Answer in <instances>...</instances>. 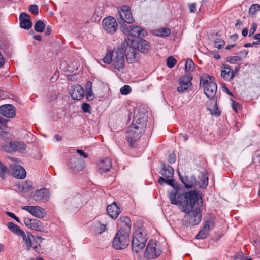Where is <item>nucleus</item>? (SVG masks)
<instances>
[{
    "mask_svg": "<svg viewBox=\"0 0 260 260\" xmlns=\"http://www.w3.org/2000/svg\"><path fill=\"white\" fill-rule=\"evenodd\" d=\"M104 30L109 34L114 33L117 28V23L115 19L111 16L105 18L102 22Z\"/></svg>",
    "mask_w": 260,
    "mask_h": 260,
    "instance_id": "12",
    "label": "nucleus"
},
{
    "mask_svg": "<svg viewBox=\"0 0 260 260\" xmlns=\"http://www.w3.org/2000/svg\"><path fill=\"white\" fill-rule=\"evenodd\" d=\"M29 11L34 15H36L39 13V7L37 5H31L29 7Z\"/></svg>",
    "mask_w": 260,
    "mask_h": 260,
    "instance_id": "44",
    "label": "nucleus"
},
{
    "mask_svg": "<svg viewBox=\"0 0 260 260\" xmlns=\"http://www.w3.org/2000/svg\"><path fill=\"white\" fill-rule=\"evenodd\" d=\"M7 214L10 217L13 218L14 220H15L17 222H20V221L18 217H17L14 213L10 212H7Z\"/></svg>",
    "mask_w": 260,
    "mask_h": 260,
    "instance_id": "53",
    "label": "nucleus"
},
{
    "mask_svg": "<svg viewBox=\"0 0 260 260\" xmlns=\"http://www.w3.org/2000/svg\"><path fill=\"white\" fill-rule=\"evenodd\" d=\"M154 34L160 37H167L171 34L169 28H160L154 30Z\"/></svg>",
    "mask_w": 260,
    "mask_h": 260,
    "instance_id": "33",
    "label": "nucleus"
},
{
    "mask_svg": "<svg viewBox=\"0 0 260 260\" xmlns=\"http://www.w3.org/2000/svg\"><path fill=\"white\" fill-rule=\"evenodd\" d=\"M45 27V24L41 20H39L36 22L34 25V29L38 32H42Z\"/></svg>",
    "mask_w": 260,
    "mask_h": 260,
    "instance_id": "34",
    "label": "nucleus"
},
{
    "mask_svg": "<svg viewBox=\"0 0 260 260\" xmlns=\"http://www.w3.org/2000/svg\"><path fill=\"white\" fill-rule=\"evenodd\" d=\"M10 120L5 118H4L0 116V129H4L7 125V124Z\"/></svg>",
    "mask_w": 260,
    "mask_h": 260,
    "instance_id": "46",
    "label": "nucleus"
},
{
    "mask_svg": "<svg viewBox=\"0 0 260 260\" xmlns=\"http://www.w3.org/2000/svg\"><path fill=\"white\" fill-rule=\"evenodd\" d=\"M123 32L126 35L134 37H145L147 35L146 31L137 25H131L125 28L123 27Z\"/></svg>",
    "mask_w": 260,
    "mask_h": 260,
    "instance_id": "11",
    "label": "nucleus"
},
{
    "mask_svg": "<svg viewBox=\"0 0 260 260\" xmlns=\"http://www.w3.org/2000/svg\"><path fill=\"white\" fill-rule=\"evenodd\" d=\"M33 38L34 39L38 41H41L42 40V36L40 35H35Z\"/></svg>",
    "mask_w": 260,
    "mask_h": 260,
    "instance_id": "61",
    "label": "nucleus"
},
{
    "mask_svg": "<svg viewBox=\"0 0 260 260\" xmlns=\"http://www.w3.org/2000/svg\"><path fill=\"white\" fill-rule=\"evenodd\" d=\"M166 61L167 66L170 68L174 67L177 62L176 60L173 56L169 57Z\"/></svg>",
    "mask_w": 260,
    "mask_h": 260,
    "instance_id": "42",
    "label": "nucleus"
},
{
    "mask_svg": "<svg viewBox=\"0 0 260 260\" xmlns=\"http://www.w3.org/2000/svg\"><path fill=\"white\" fill-rule=\"evenodd\" d=\"M69 165L73 172H80L84 168V161L78 157L73 156L70 158Z\"/></svg>",
    "mask_w": 260,
    "mask_h": 260,
    "instance_id": "17",
    "label": "nucleus"
},
{
    "mask_svg": "<svg viewBox=\"0 0 260 260\" xmlns=\"http://www.w3.org/2000/svg\"><path fill=\"white\" fill-rule=\"evenodd\" d=\"M208 178L207 175L205 174H202L199 182L200 187L204 188L208 185Z\"/></svg>",
    "mask_w": 260,
    "mask_h": 260,
    "instance_id": "35",
    "label": "nucleus"
},
{
    "mask_svg": "<svg viewBox=\"0 0 260 260\" xmlns=\"http://www.w3.org/2000/svg\"><path fill=\"white\" fill-rule=\"evenodd\" d=\"M82 109L85 113H90L91 112V107L89 104L83 103L82 105Z\"/></svg>",
    "mask_w": 260,
    "mask_h": 260,
    "instance_id": "48",
    "label": "nucleus"
},
{
    "mask_svg": "<svg viewBox=\"0 0 260 260\" xmlns=\"http://www.w3.org/2000/svg\"><path fill=\"white\" fill-rule=\"evenodd\" d=\"M169 198L171 203L178 206L182 212L186 213L184 221L186 225L198 224L202 219V213L200 208H196L192 210L195 204L202 198L196 190L179 193L178 190L170 191Z\"/></svg>",
    "mask_w": 260,
    "mask_h": 260,
    "instance_id": "1",
    "label": "nucleus"
},
{
    "mask_svg": "<svg viewBox=\"0 0 260 260\" xmlns=\"http://www.w3.org/2000/svg\"><path fill=\"white\" fill-rule=\"evenodd\" d=\"M101 61L105 64H111V67L114 72L123 73L125 67L124 50L122 47H117L112 50L107 49L104 57Z\"/></svg>",
    "mask_w": 260,
    "mask_h": 260,
    "instance_id": "3",
    "label": "nucleus"
},
{
    "mask_svg": "<svg viewBox=\"0 0 260 260\" xmlns=\"http://www.w3.org/2000/svg\"><path fill=\"white\" fill-rule=\"evenodd\" d=\"M240 107V104L238 103L233 102L232 104V108L236 112H238V108Z\"/></svg>",
    "mask_w": 260,
    "mask_h": 260,
    "instance_id": "57",
    "label": "nucleus"
},
{
    "mask_svg": "<svg viewBox=\"0 0 260 260\" xmlns=\"http://www.w3.org/2000/svg\"><path fill=\"white\" fill-rule=\"evenodd\" d=\"M85 90L86 91L91 90L92 89V83L90 81H87L86 83Z\"/></svg>",
    "mask_w": 260,
    "mask_h": 260,
    "instance_id": "54",
    "label": "nucleus"
},
{
    "mask_svg": "<svg viewBox=\"0 0 260 260\" xmlns=\"http://www.w3.org/2000/svg\"><path fill=\"white\" fill-rule=\"evenodd\" d=\"M118 12L119 14L117 19L122 27H124L123 24H124V22L131 24L134 22V18L129 7L123 6L120 8Z\"/></svg>",
    "mask_w": 260,
    "mask_h": 260,
    "instance_id": "7",
    "label": "nucleus"
},
{
    "mask_svg": "<svg viewBox=\"0 0 260 260\" xmlns=\"http://www.w3.org/2000/svg\"><path fill=\"white\" fill-rule=\"evenodd\" d=\"M107 212L108 215L112 218L115 219L120 213L121 211L117 206V204L114 202L107 207Z\"/></svg>",
    "mask_w": 260,
    "mask_h": 260,
    "instance_id": "26",
    "label": "nucleus"
},
{
    "mask_svg": "<svg viewBox=\"0 0 260 260\" xmlns=\"http://www.w3.org/2000/svg\"><path fill=\"white\" fill-rule=\"evenodd\" d=\"M174 170L172 167L170 166H166L165 164H162V168L160 173L164 177L166 178H172L174 175Z\"/></svg>",
    "mask_w": 260,
    "mask_h": 260,
    "instance_id": "28",
    "label": "nucleus"
},
{
    "mask_svg": "<svg viewBox=\"0 0 260 260\" xmlns=\"http://www.w3.org/2000/svg\"><path fill=\"white\" fill-rule=\"evenodd\" d=\"M179 138L181 140L185 142L188 139V136L186 134L180 133L179 135Z\"/></svg>",
    "mask_w": 260,
    "mask_h": 260,
    "instance_id": "51",
    "label": "nucleus"
},
{
    "mask_svg": "<svg viewBox=\"0 0 260 260\" xmlns=\"http://www.w3.org/2000/svg\"><path fill=\"white\" fill-rule=\"evenodd\" d=\"M20 26L21 28L28 30L32 25L29 15L26 13H22L19 16Z\"/></svg>",
    "mask_w": 260,
    "mask_h": 260,
    "instance_id": "22",
    "label": "nucleus"
},
{
    "mask_svg": "<svg viewBox=\"0 0 260 260\" xmlns=\"http://www.w3.org/2000/svg\"><path fill=\"white\" fill-rule=\"evenodd\" d=\"M213 106H214V109L211 110L210 108H208V110L210 111V112L212 114L219 115L220 113L217 109V100L216 99L214 102Z\"/></svg>",
    "mask_w": 260,
    "mask_h": 260,
    "instance_id": "47",
    "label": "nucleus"
},
{
    "mask_svg": "<svg viewBox=\"0 0 260 260\" xmlns=\"http://www.w3.org/2000/svg\"><path fill=\"white\" fill-rule=\"evenodd\" d=\"M24 223L27 228L33 230L41 231L43 229L42 223L37 219L26 217L24 219Z\"/></svg>",
    "mask_w": 260,
    "mask_h": 260,
    "instance_id": "18",
    "label": "nucleus"
},
{
    "mask_svg": "<svg viewBox=\"0 0 260 260\" xmlns=\"http://www.w3.org/2000/svg\"><path fill=\"white\" fill-rule=\"evenodd\" d=\"M200 86L203 88L204 93L210 100H213L217 90V85L215 78L211 76L200 78Z\"/></svg>",
    "mask_w": 260,
    "mask_h": 260,
    "instance_id": "4",
    "label": "nucleus"
},
{
    "mask_svg": "<svg viewBox=\"0 0 260 260\" xmlns=\"http://www.w3.org/2000/svg\"><path fill=\"white\" fill-rule=\"evenodd\" d=\"M257 24L255 23H252L251 25V28L249 30V36L250 37L252 36L255 32L257 29Z\"/></svg>",
    "mask_w": 260,
    "mask_h": 260,
    "instance_id": "49",
    "label": "nucleus"
},
{
    "mask_svg": "<svg viewBox=\"0 0 260 260\" xmlns=\"http://www.w3.org/2000/svg\"><path fill=\"white\" fill-rule=\"evenodd\" d=\"M179 178L181 182L184 185L186 188L189 189L195 187L197 184V180L194 176H182L179 173Z\"/></svg>",
    "mask_w": 260,
    "mask_h": 260,
    "instance_id": "20",
    "label": "nucleus"
},
{
    "mask_svg": "<svg viewBox=\"0 0 260 260\" xmlns=\"http://www.w3.org/2000/svg\"><path fill=\"white\" fill-rule=\"evenodd\" d=\"M19 189L22 192H27L32 188V183L30 181H26L19 186Z\"/></svg>",
    "mask_w": 260,
    "mask_h": 260,
    "instance_id": "32",
    "label": "nucleus"
},
{
    "mask_svg": "<svg viewBox=\"0 0 260 260\" xmlns=\"http://www.w3.org/2000/svg\"><path fill=\"white\" fill-rule=\"evenodd\" d=\"M77 153H78L81 156H82L84 158H87L88 157V155L85 153L82 150L77 149Z\"/></svg>",
    "mask_w": 260,
    "mask_h": 260,
    "instance_id": "55",
    "label": "nucleus"
},
{
    "mask_svg": "<svg viewBox=\"0 0 260 260\" xmlns=\"http://www.w3.org/2000/svg\"><path fill=\"white\" fill-rule=\"evenodd\" d=\"M158 182L161 185H164V184L169 185L174 189L173 191L178 190L179 193H181L178 189V186L174 183V179L172 178L165 179L164 177H160L158 178Z\"/></svg>",
    "mask_w": 260,
    "mask_h": 260,
    "instance_id": "29",
    "label": "nucleus"
},
{
    "mask_svg": "<svg viewBox=\"0 0 260 260\" xmlns=\"http://www.w3.org/2000/svg\"><path fill=\"white\" fill-rule=\"evenodd\" d=\"M253 37L255 39L260 40V33L255 34Z\"/></svg>",
    "mask_w": 260,
    "mask_h": 260,
    "instance_id": "64",
    "label": "nucleus"
},
{
    "mask_svg": "<svg viewBox=\"0 0 260 260\" xmlns=\"http://www.w3.org/2000/svg\"><path fill=\"white\" fill-rule=\"evenodd\" d=\"M20 236L22 238L24 246L27 250H30L31 248H32L35 251H39V244L33 235L30 232H27L26 233L24 232Z\"/></svg>",
    "mask_w": 260,
    "mask_h": 260,
    "instance_id": "8",
    "label": "nucleus"
},
{
    "mask_svg": "<svg viewBox=\"0 0 260 260\" xmlns=\"http://www.w3.org/2000/svg\"><path fill=\"white\" fill-rule=\"evenodd\" d=\"M224 44V41L220 38H217L214 41V47L218 49L222 48Z\"/></svg>",
    "mask_w": 260,
    "mask_h": 260,
    "instance_id": "39",
    "label": "nucleus"
},
{
    "mask_svg": "<svg viewBox=\"0 0 260 260\" xmlns=\"http://www.w3.org/2000/svg\"><path fill=\"white\" fill-rule=\"evenodd\" d=\"M248 34V30L247 28H244L243 29L242 31V35L243 37H246Z\"/></svg>",
    "mask_w": 260,
    "mask_h": 260,
    "instance_id": "60",
    "label": "nucleus"
},
{
    "mask_svg": "<svg viewBox=\"0 0 260 260\" xmlns=\"http://www.w3.org/2000/svg\"><path fill=\"white\" fill-rule=\"evenodd\" d=\"M146 235V231L142 228L135 231L132 241V248L133 252L138 253L143 249L147 242Z\"/></svg>",
    "mask_w": 260,
    "mask_h": 260,
    "instance_id": "5",
    "label": "nucleus"
},
{
    "mask_svg": "<svg viewBox=\"0 0 260 260\" xmlns=\"http://www.w3.org/2000/svg\"><path fill=\"white\" fill-rule=\"evenodd\" d=\"M129 244V235L127 232L122 229L118 230L113 241V247L117 250L125 249Z\"/></svg>",
    "mask_w": 260,
    "mask_h": 260,
    "instance_id": "6",
    "label": "nucleus"
},
{
    "mask_svg": "<svg viewBox=\"0 0 260 260\" xmlns=\"http://www.w3.org/2000/svg\"><path fill=\"white\" fill-rule=\"evenodd\" d=\"M137 49L143 53H148L150 51L151 48L149 43L144 39H140L137 45Z\"/></svg>",
    "mask_w": 260,
    "mask_h": 260,
    "instance_id": "27",
    "label": "nucleus"
},
{
    "mask_svg": "<svg viewBox=\"0 0 260 260\" xmlns=\"http://www.w3.org/2000/svg\"><path fill=\"white\" fill-rule=\"evenodd\" d=\"M131 87L129 85H127L122 87L120 89V93L122 95H127L131 92Z\"/></svg>",
    "mask_w": 260,
    "mask_h": 260,
    "instance_id": "41",
    "label": "nucleus"
},
{
    "mask_svg": "<svg viewBox=\"0 0 260 260\" xmlns=\"http://www.w3.org/2000/svg\"><path fill=\"white\" fill-rule=\"evenodd\" d=\"M84 90L83 87L79 84H76L73 86L71 96L72 99L80 100L84 96Z\"/></svg>",
    "mask_w": 260,
    "mask_h": 260,
    "instance_id": "24",
    "label": "nucleus"
},
{
    "mask_svg": "<svg viewBox=\"0 0 260 260\" xmlns=\"http://www.w3.org/2000/svg\"><path fill=\"white\" fill-rule=\"evenodd\" d=\"M119 221L124 224V225L128 229H131V221L129 217L127 216L121 217L119 219Z\"/></svg>",
    "mask_w": 260,
    "mask_h": 260,
    "instance_id": "36",
    "label": "nucleus"
},
{
    "mask_svg": "<svg viewBox=\"0 0 260 260\" xmlns=\"http://www.w3.org/2000/svg\"><path fill=\"white\" fill-rule=\"evenodd\" d=\"M231 38L234 40H236L238 38V35L236 34L232 35L231 36Z\"/></svg>",
    "mask_w": 260,
    "mask_h": 260,
    "instance_id": "62",
    "label": "nucleus"
},
{
    "mask_svg": "<svg viewBox=\"0 0 260 260\" xmlns=\"http://www.w3.org/2000/svg\"><path fill=\"white\" fill-rule=\"evenodd\" d=\"M11 168L13 170V175L14 177L20 179H23L26 176L25 170L20 165H11Z\"/></svg>",
    "mask_w": 260,
    "mask_h": 260,
    "instance_id": "25",
    "label": "nucleus"
},
{
    "mask_svg": "<svg viewBox=\"0 0 260 260\" xmlns=\"http://www.w3.org/2000/svg\"><path fill=\"white\" fill-rule=\"evenodd\" d=\"M0 114L8 118H13L16 116V109L11 104L0 106Z\"/></svg>",
    "mask_w": 260,
    "mask_h": 260,
    "instance_id": "15",
    "label": "nucleus"
},
{
    "mask_svg": "<svg viewBox=\"0 0 260 260\" xmlns=\"http://www.w3.org/2000/svg\"><path fill=\"white\" fill-rule=\"evenodd\" d=\"M49 198V192L45 188H41L36 191L32 196V199L36 202H44Z\"/></svg>",
    "mask_w": 260,
    "mask_h": 260,
    "instance_id": "19",
    "label": "nucleus"
},
{
    "mask_svg": "<svg viewBox=\"0 0 260 260\" xmlns=\"http://www.w3.org/2000/svg\"><path fill=\"white\" fill-rule=\"evenodd\" d=\"M12 142L7 143L2 146L3 149L6 152L11 153L14 152L13 147H12Z\"/></svg>",
    "mask_w": 260,
    "mask_h": 260,
    "instance_id": "43",
    "label": "nucleus"
},
{
    "mask_svg": "<svg viewBox=\"0 0 260 260\" xmlns=\"http://www.w3.org/2000/svg\"><path fill=\"white\" fill-rule=\"evenodd\" d=\"M111 167V159L108 158L101 159L97 163V169L101 174L109 171Z\"/></svg>",
    "mask_w": 260,
    "mask_h": 260,
    "instance_id": "21",
    "label": "nucleus"
},
{
    "mask_svg": "<svg viewBox=\"0 0 260 260\" xmlns=\"http://www.w3.org/2000/svg\"><path fill=\"white\" fill-rule=\"evenodd\" d=\"M22 209L30 213L32 216L39 218L44 217L46 214L45 210L40 206H25Z\"/></svg>",
    "mask_w": 260,
    "mask_h": 260,
    "instance_id": "13",
    "label": "nucleus"
},
{
    "mask_svg": "<svg viewBox=\"0 0 260 260\" xmlns=\"http://www.w3.org/2000/svg\"><path fill=\"white\" fill-rule=\"evenodd\" d=\"M124 54L128 63H134L139 60V53L132 46H127L124 51Z\"/></svg>",
    "mask_w": 260,
    "mask_h": 260,
    "instance_id": "14",
    "label": "nucleus"
},
{
    "mask_svg": "<svg viewBox=\"0 0 260 260\" xmlns=\"http://www.w3.org/2000/svg\"><path fill=\"white\" fill-rule=\"evenodd\" d=\"M7 226L12 232L18 236H21L24 232L18 225L12 222H8Z\"/></svg>",
    "mask_w": 260,
    "mask_h": 260,
    "instance_id": "30",
    "label": "nucleus"
},
{
    "mask_svg": "<svg viewBox=\"0 0 260 260\" xmlns=\"http://www.w3.org/2000/svg\"><path fill=\"white\" fill-rule=\"evenodd\" d=\"M7 171V167L0 162V176L2 178L4 179L5 174Z\"/></svg>",
    "mask_w": 260,
    "mask_h": 260,
    "instance_id": "45",
    "label": "nucleus"
},
{
    "mask_svg": "<svg viewBox=\"0 0 260 260\" xmlns=\"http://www.w3.org/2000/svg\"><path fill=\"white\" fill-rule=\"evenodd\" d=\"M161 254V250L155 241H150L144 252V256L147 259L155 258Z\"/></svg>",
    "mask_w": 260,
    "mask_h": 260,
    "instance_id": "9",
    "label": "nucleus"
},
{
    "mask_svg": "<svg viewBox=\"0 0 260 260\" xmlns=\"http://www.w3.org/2000/svg\"><path fill=\"white\" fill-rule=\"evenodd\" d=\"M176 161V155L175 153H172L168 157V161L171 164H173Z\"/></svg>",
    "mask_w": 260,
    "mask_h": 260,
    "instance_id": "52",
    "label": "nucleus"
},
{
    "mask_svg": "<svg viewBox=\"0 0 260 260\" xmlns=\"http://www.w3.org/2000/svg\"><path fill=\"white\" fill-rule=\"evenodd\" d=\"M51 27L49 25L47 26L46 27V29L45 34L46 35H49L51 33Z\"/></svg>",
    "mask_w": 260,
    "mask_h": 260,
    "instance_id": "59",
    "label": "nucleus"
},
{
    "mask_svg": "<svg viewBox=\"0 0 260 260\" xmlns=\"http://www.w3.org/2000/svg\"><path fill=\"white\" fill-rule=\"evenodd\" d=\"M12 146L14 152L19 151L21 152H24L26 149V145L22 142H12Z\"/></svg>",
    "mask_w": 260,
    "mask_h": 260,
    "instance_id": "31",
    "label": "nucleus"
},
{
    "mask_svg": "<svg viewBox=\"0 0 260 260\" xmlns=\"http://www.w3.org/2000/svg\"><path fill=\"white\" fill-rule=\"evenodd\" d=\"M221 76L224 80L228 81L231 80L234 78L235 73L230 65H223L221 69Z\"/></svg>",
    "mask_w": 260,
    "mask_h": 260,
    "instance_id": "23",
    "label": "nucleus"
},
{
    "mask_svg": "<svg viewBox=\"0 0 260 260\" xmlns=\"http://www.w3.org/2000/svg\"><path fill=\"white\" fill-rule=\"evenodd\" d=\"M260 10V5L258 4H252L249 9V13L251 15L254 14L257 11Z\"/></svg>",
    "mask_w": 260,
    "mask_h": 260,
    "instance_id": "37",
    "label": "nucleus"
},
{
    "mask_svg": "<svg viewBox=\"0 0 260 260\" xmlns=\"http://www.w3.org/2000/svg\"><path fill=\"white\" fill-rule=\"evenodd\" d=\"M190 12L194 13L196 11V8L194 3H191L188 5Z\"/></svg>",
    "mask_w": 260,
    "mask_h": 260,
    "instance_id": "56",
    "label": "nucleus"
},
{
    "mask_svg": "<svg viewBox=\"0 0 260 260\" xmlns=\"http://www.w3.org/2000/svg\"><path fill=\"white\" fill-rule=\"evenodd\" d=\"M192 76L188 74L181 77L179 80V86L177 88V91L180 93H184L188 92L192 88L191 80Z\"/></svg>",
    "mask_w": 260,
    "mask_h": 260,
    "instance_id": "10",
    "label": "nucleus"
},
{
    "mask_svg": "<svg viewBox=\"0 0 260 260\" xmlns=\"http://www.w3.org/2000/svg\"><path fill=\"white\" fill-rule=\"evenodd\" d=\"M214 227V221L212 219L205 221L204 226L196 236L197 239H203L207 237L211 229Z\"/></svg>",
    "mask_w": 260,
    "mask_h": 260,
    "instance_id": "16",
    "label": "nucleus"
},
{
    "mask_svg": "<svg viewBox=\"0 0 260 260\" xmlns=\"http://www.w3.org/2000/svg\"><path fill=\"white\" fill-rule=\"evenodd\" d=\"M253 43H247V44H244V47H246V48H248V47H253Z\"/></svg>",
    "mask_w": 260,
    "mask_h": 260,
    "instance_id": "63",
    "label": "nucleus"
},
{
    "mask_svg": "<svg viewBox=\"0 0 260 260\" xmlns=\"http://www.w3.org/2000/svg\"><path fill=\"white\" fill-rule=\"evenodd\" d=\"M86 97L88 101H91L93 99V93L92 90L85 91Z\"/></svg>",
    "mask_w": 260,
    "mask_h": 260,
    "instance_id": "50",
    "label": "nucleus"
},
{
    "mask_svg": "<svg viewBox=\"0 0 260 260\" xmlns=\"http://www.w3.org/2000/svg\"><path fill=\"white\" fill-rule=\"evenodd\" d=\"M194 64L191 59H187L185 63L186 72L192 71L193 69Z\"/></svg>",
    "mask_w": 260,
    "mask_h": 260,
    "instance_id": "38",
    "label": "nucleus"
},
{
    "mask_svg": "<svg viewBox=\"0 0 260 260\" xmlns=\"http://www.w3.org/2000/svg\"><path fill=\"white\" fill-rule=\"evenodd\" d=\"M106 230V225L101 224L98 231L99 234L103 233Z\"/></svg>",
    "mask_w": 260,
    "mask_h": 260,
    "instance_id": "58",
    "label": "nucleus"
},
{
    "mask_svg": "<svg viewBox=\"0 0 260 260\" xmlns=\"http://www.w3.org/2000/svg\"><path fill=\"white\" fill-rule=\"evenodd\" d=\"M226 61L231 64H234L238 61H242V58L238 56H231L227 58Z\"/></svg>",
    "mask_w": 260,
    "mask_h": 260,
    "instance_id": "40",
    "label": "nucleus"
},
{
    "mask_svg": "<svg viewBox=\"0 0 260 260\" xmlns=\"http://www.w3.org/2000/svg\"><path fill=\"white\" fill-rule=\"evenodd\" d=\"M146 127V116L143 112L135 111L132 123L126 133L128 145L135 147L136 141L142 136Z\"/></svg>",
    "mask_w": 260,
    "mask_h": 260,
    "instance_id": "2",
    "label": "nucleus"
}]
</instances>
